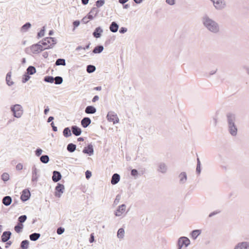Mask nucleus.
Wrapping results in <instances>:
<instances>
[{
  "label": "nucleus",
  "mask_w": 249,
  "mask_h": 249,
  "mask_svg": "<svg viewBox=\"0 0 249 249\" xmlns=\"http://www.w3.org/2000/svg\"><path fill=\"white\" fill-rule=\"evenodd\" d=\"M31 27V24L30 22H26L21 28L20 31L22 32H26Z\"/></svg>",
  "instance_id": "33"
},
{
  "label": "nucleus",
  "mask_w": 249,
  "mask_h": 249,
  "mask_svg": "<svg viewBox=\"0 0 249 249\" xmlns=\"http://www.w3.org/2000/svg\"><path fill=\"white\" fill-rule=\"evenodd\" d=\"M23 168V165L21 163H19L16 165V169L17 170H21Z\"/></svg>",
  "instance_id": "57"
},
{
  "label": "nucleus",
  "mask_w": 249,
  "mask_h": 249,
  "mask_svg": "<svg viewBox=\"0 0 249 249\" xmlns=\"http://www.w3.org/2000/svg\"><path fill=\"white\" fill-rule=\"evenodd\" d=\"M178 178H179V182L181 184H184L187 179V174L184 172H181L179 175H178Z\"/></svg>",
  "instance_id": "16"
},
{
  "label": "nucleus",
  "mask_w": 249,
  "mask_h": 249,
  "mask_svg": "<svg viewBox=\"0 0 249 249\" xmlns=\"http://www.w3.org/2000/svg\"><path fill=\"white\" fill-rule=\"evenodd\" d=\"M99 99V97L97 95H95L93 97V98H92V101L93 102H96L97 101H98Z\"/></svg>",
  "instance_id": "62"
},
{
  "label": "nucleus",
  "mask_w": 249,
  "mask_h": 249,
  "mask_svg": "<svg viewBox=\"0 0 249 249\" xmlns=\"http://www.w3.org/2000/svg\"><path fill=\"white\" fill-rule=\"evenodd\" d=\"M104 50V47L102 45L96 46L92 51L94 53H100Z\"/></svg>",
  "instance_id": "29"
},
{
  "label": "nucleus",
  "mask_w": 249,
  "mask_h": 249,
  "mask_svg": "<svg viewBox=\"0 0 249 249\" xmlns=\"http://www.w3.org/2000/svg\"><path fill=\"white\" fill-rule=\"evenodd\" d=\"M120 198H121V196H120V195H118L116 197V198L114 201V203L115 204H117L119 202V200L120 199Z\"/></svg>",
  "instance_id": "58"
},
{
  "label": "nucleus",
  "mask_w": 249,
  "mask_h": 249,
  "mask_svg": "<svg viewBox=\"0 0 249 249\" xmlns=\"http://www.w3.org/2000/svg\"><path fill=\"white\" fill-rule=\"evenodd\" d=\"M65 188L63 184L58 183L57 185L55 187L56 192L55 193V196L58 197H60L61 196V194L63 193Z\"/></svg>",
  "instance_id": "11"
},
{
  "label": "nucleus",
  "mask_w": 249,
  "mask_h": 249,
  "mask_svg": "<svg viewBox=\"0 0 249 249\" xmlns=\"http://www.w3.org/2000/svg\"><path fill=\"white\" fill-rule=\"evenodd\" d=\"M30 78V76L27 73H25L22 78V82L23 83H26L27 82L29 79Z\"/></svg>",
  "instance_id": "47"
},
{
  "label": "nucleus",
  "mask_w": 249,
  "mask_h": 249,
  "mask_svg": "<svg viewBox=\"0 0 249 249\" xmlns=\"http://www.w3.org/2000/svg\"><path fill=\"white\" fill-rule=\"evenodd\" d=\"M55 65L56 66H65L66 65V61L65 59L63 58H58L56 60L55 63Z\"/></svg>",
  "instance_id": "35"
},
{
  "label": "nucleus",
  "mask_w": 249,
  "mask_h": 249,
  "mask_svg": "<svg viewBox=\"0 0 249 249\" xmlns=\"http://www.w3.org/2000/svg\"><path fill=\"white\" fill-rule=\"evenodd\" d=\"M10 109L13 113V116L17 118H20L23 115V109L22 107L19 104L11 106Z\"/></svg>",
  "instance_id": "3"
},
{
  "label": "nucleus",
  "mask_w": 249,
  "mask_h": 249,
  "mask_svg": "<svg viewBox=\"0 0 249 249\" xmlns=\"http://www.w3.org/2000/svg\"><path fill=\"white\" fill-rule=\"evenodd\" d=\"M38 170L35 166L32 169V181L36 183L38 181L39 176L38 175Z\"/></svg>",
  "instance_id": "10"
},
{
  "label": "nucleus",
  "mask_w": 249,
  "mask_h": 249,
  "mask_svg": "<svg viewBox=\"0 0 249 249\" xmlns=\"http://www.w3.org/2000/svg\"><path fill=\"white\" fill-rule=\"evenodd\" d=\"M233 249H249V242L243 241L238 242L234 246Z\"/></svg>",
  "instance_id": "9"
},
{
  "label": "nucleus",
  "mask_w": 249,
  "mask_h": 249,
  "mask_svg": "<svg viewBox=\"0 0 249 249\" xmlns=\"http://www.w3.org/2000/svg\"><path fill=\"white\" fill-rule=\"evenodd\" d=\"M201 20L204 27L210 32L214 34H217L220 32V27L218 23L208 15H204L202 17Z\"/></svg>",
  "instance_id": "1"
},
{
  "label": "nucleus",
  "mask_w": 249,
  "mask_h": 249,
  "mask_svg": "<svg viewBox=\"0 0 249 249\" xmlns=\"http://www.w3.org/2000/svg\"><path fill=\"white\" fill-rule=\"evenodd\" d=\"M85 175H86V178L87 179H89L91 176V172L89 170H87L85 172Z\"/></svg>",
  "instance_id": "52"
},
{
  "label": "nucleus",
  "mask_w": 249,
  "mask_h": 249,
  "mask_svg": "<svg viewBox=\"0 0 249 249\" xmlns=\"http://www.w3.org/2000/svg\"><path fill=\"white\" fill-rule=\"evenodd\" d=\"M6 83L8 86H11L13 85L14 82L11 81V72L7 73L6 77Z\"/></svg>",
  "instance_id": "30"
},
{
  "label": "nucleus",
  "mask_w": 249,
  "mask_h": 249,
  "mask_svg": "<svg viewBox=\"0 0 249 249\" xmlns=\"http://www.w3.org/2000/svg\"><path fill=\"white\" fill-rule=\"evenodd\" d=\"M64 229L62 227H59L57 229V233L59 235L62 234L64 232Z\"/></svg>",
  "instance_id": "50"
},
{
  "label": "nucleus",
  "mask_w": 249,
  "mask_h": 249,
  "mask_svg": "<svg viewBox=\"0 0 249 249\" xmlns=\"http://www.w3.org/2000/svg\"><path fill=\"white\" fill-rule=\"evenodd\" d=\"M127 28H125V27H121L120 29V30H119V32L121 33V34H124L125 33H126L127 32Z\"/></svg>",
  "instance_id": "55"
},
{
  "label": "nucleus",
  "mask_w": 249,
  "mask_h": 249,
  "mask_svg": "<svg viewBox=\"0 0 249 249\" xmlns=\"http://www.w3.org/2000/svg\"><path fill=\"white\" fill-rule=\"evenodd\" d=\"M96 6L97 7H100L102 6L105 3V1L104 0H98L96 1Z\"/></svg>",
  "instance_id": "46"
},
{
  "label": "nucleus",
  "mask_w": 249,
  "mask_h": 249,
  "mask_svg": "<svg viewBox=\"0 0 249 249\" xmlns=\"http://www.w3.org/2000/svg\"><path fill=\"white\" fill-rule=\"evenodd\" d=\"M128 0H119V2L121 4H124L125 3H126Z\"/></svg>",
  "instance_id": "64"
},
{
  "label": "nucleus",
  "mask_w": 249,
  "mask_h": 249,
  "mask_svg": "<svg viewBox=\"0 0 249 249\" xmlns=\"http://www.w3.org/2000/svg\"><path fill=\"white\" fill-rule=\"evenodd\" d=\"M40 160L43 163H47L49 161V157L48 155H42L40 157Z\"/></svg>",
  "instance_id": "40"
},
{
  "label": "nucleus",
  "mask_w": 249,
  "mask_h": 249,
  "mask_svg": "<svg viewBox=\"0 0 249 249\" xmlns=\"http://www.w3.org/2000/svg\"><path fill=\"white\" fill-rule=\"evenodd\" d=\"M11 232L10 231H4L1 236V241L3 242H6L10 238Z\"/></svg>",
  "instance_id": "18"
},
{
  "label": "nucleus",
  "mask_w": 249,
  "mask_h": 249,
  "mask_svg": "<svg viewBox=\"0 0 249 249\" xmlns=\"http://www.w3.org/2000/svg\"><path fill=\"white\" fill-rule=\"evenodd\" d=\"M49 110H50V109H49V107H47L45 108V109H44V114H46H46H47V113H48V112L49 111Z\"/></svg>",
  "instance_id": "63"
},
{
  "label": "nucleus",
  "mask_w": 249,
  "mask_h": 249,
  "mask_svg": "<svg viewBox=\"0 0 249 249\" xmlns=\"http://www.w3.org/2000/svg\"><path fill=\"white\" fill-rule=\"evenodd\" d=\"M30 196V191L27 189H24L22 192L20 199L22 201H26L29 199Z\"/></svg>",
  "instance_id": "13"
},
{
  "label": "nucleus",
  "mask_w": 249,
  "mask_h": 249,
  "mask_svg": "<svg viewBox=\"0 0 249 249\" xmlns=\"http://www.w3.org/2000/svg\"><path fill=\"white\" fill-rule=\"evenodd\" d=\"M226 117L228 129L230 134L232 136H236L237 134V127L235 124V115L231 113H228L226 115Z\"/></svg>",
  "instance_id": "2"
},
{
  "label": "nucleus",
  "mask_w": 249,
  "mask_h": 249,
  "mask_svg": "<svg viewBox=\"0 0 249 249\" xmlns=\"http://www.w3.org/2000/svg\"><path fill=\"white\" fill-rule=\"evenodd\" d=\"M40 237V234L39 233H33L29 235V238L31 241H36Z\"/></svg>",
  "instance_id": "28"
},
{
  "label": "nucleus",
  "mask_w": 249,
  "mask_h": 249,
  "mask_svg": "<svg viewBox=\"0 0 249 249\" xmlns=\"http://www.w3.org/2000/svg\"><path fill=\"white\" fill-rule=\"evenodd\" d=\"M76 148V145L73 143H71L68 144L67 147V150L71 152H73Z\"/></svg>",
  "instance_id": "31"
},
{
  "label": "nucleus",
  "mask_w": 249,
  "mask_h": 249,
  "mask_svg": "<svg viewBox=\"0 0 249 249\" xmlns=\"http://www.w3.org/2000/svg\"><path fill=\"white\" fill-rule=\"evenodd\" d=\"M89 21V18H88V17L87 16L84 17L82 19V22L84 23V24H86Z\"/></svg>",
  "instance_id": "56"
},
{
  "label": "nucleus",
  "mask_w": 249,
  "mask_h": 249,
  "mask_svg": "<svg viewBox=\"0 0 249 249\" xmlns=\"http://www.w3.org/2000/svg\"><path fill=\"white\" fill-rule=\"evenodd\" d=\"M1 179L5 182L9 179V175L7 173H4L1 175Z\"/></svg>",
  "instance_id": "43"
},
{
  "label": "nucleus",
  "mask_w": 249,
  "mask_h": 249,
  "mask_svg": "<svg viewBox=\"0 0 249 249\" xmlns=\"http://www.w3.org/2000/svg\"><path fill=\"white\" fill-rule=\"evenodd\" d=\"M158 171L162 174H164L167 172V166L164 162H160L158 164Z\"/></svg>",
  "instance_id": "15"
},
{
  "label": "nucleus",
  "mask_w": 249,
  "mask_h": 249,
  "mask_svg": "<svg viewBox=\"0 0 249 249\" xmlns=\"http://www.w3.org/2000/svg\"><path fill=\"white\" fill-rule=\"evenodd\" d=\"M51 126H52V128H53V131H55V132H56V131H57V127H56V126H54V124H53V122H52V123H51Z\"/></svg>",
  "instance_id": "61"
},
{
  "label": "nucleus",
  "mask_w": 249,
  "mask_h": 249,
  "mask_svg": "<svg viewBox=\"0 0 249 249\" xmlns=\"http://www.w3.org/2000/svg\"><path fill=\"white\" fill-rule=\"evenodd\" d=\"M120 179V176L118 174L115 173L113 175L111 179V183L113 185L116 184Z\"/></svg>",
  "instance_id": "23"
},
{
  "label": "nucleus",
  "mask_w": 249,
  "mask_h": 249,
  "mask_svg": "<svg viewBox=\"0 0 249 249\" xmlns=\"http://www.w3.org/2000/svg\"><path fill=\"white\" fill-rule=\"evenodd\" d=\"M71 131L74 135L76 136H78L81 135L82 133V130L79 127L76 126V125H73L71 126Z\"/></svg>",
  "instance_id": "21"
},
{
  "label": "nucleus",
  "mask_w": 249,
  "mask_h": 249,
  "mask_svg": "<svg viewBox=\"0 0 249 249\" xmlns=\"http://www.w3.org/2000/svg\"><path fill=\"white\" fill-rule=\"evenodd\" d=\"M219 213V212H217V211L213 212L209 214V217H211L213 216V215L218 213Z\"/></svg>",
  "instance_id": "60"
},
{
  "label": "nucleus",
  "mask_w": 249,
  "mask_h": 249,
  "mask_svg": "<svg viewBox=\"0 0 249 249\" xmlns=\"http://www.w3.org/2000/svg\"><path fill=\"white\" fill-rule=\"evenodd\" d=\"M201 231L200 230H195L193 231L191 233V237L193 239H196V238L201 234Z\"/></svg>",
  "instance_id": "27"
},
{
  "label": "nucleus",
  "mask_w": 249,
  "mask_h": 249,
  "mask_svg": "<svg viewBox=\"0 0 249 249\" xmlns=\"http://www.w3.org/2000/svg\"><path fill=\"white\" fill-rule=\"evenodd\" d=\"M29 242L27 240H23L20 244V248L22 249H28L29 248Z\"/></svg>",
  "instance_id": "34"
},
{
  "label": "nucleus",
  "mask_w": 249,
  "mask_h": 249,
  "mask_svg": "<svg viewBox=\"0 0 249 249\" xmlns=\"http://www.w3.org/2000/svg\"><path fill=\"white\" fill-rule=\"evenodd\" d=\"M94 233H92L90 234V237H89V242L90 243H92L93 242H94Z\"/></svg>",
  "instance_id": "53"
},
{
  "label": "nucleus",
  "mask_w": 249,
  "mask_h": 249,
  "mask_svg": "<svg viewBox=\"0 0 249 249\" xmlns=\"http://www.w3.org/2000/svg\"><path fill=\"white\" fill-rule=\"evenodd\" d=\"M138 172L136 169H132L131 171V175L133 177H137L138 176Z\"/></svg>",
  "instance_id": "51"
},
{
  "label": "nucleus",
  "mask_w": 249,
  "mask_h": 249,
  "mask_svg": "<svg viewBox=\"0 0 249 249\" xmlns=\"http://www.w3.org/2000/svg\"><path fill=\"white\" fill-rule=\"evenodd\" d=\"M87 71L89 73H92L96 70V67L94 65H89L87 66Z\"/></svg>",
  "instance_id": "39"
},
{
  "label": "nucleus",
  "mask_w": 249,
  "mask_h": 249,
  "mask_svg": "<svg viewBox=\"0 0 249 249\" xmlns=\"http://www.w3.org/2000/svg\"><path fill=\"white\" fill-rule=\"evenodd\" d=\"M103 32V29L100 27H97L93 32V36L95 38H100L102 33Z\"/></svg>",
  "instance_id": "20"
},
{
  "label": "nucleus",
  "mask_w": 249,
  "mask_h": 249,
  "mask_svg": "<svg viewBox=\"0 0 249 249\" xmlns=\"http://www.w3.org/2000/svg\"><path fill=\"white\" fill-rule=\"evenodd\" d=\"M23 228V225L21 223H18L16 226H15L14 230L17 233H19L21 231Z\"/></svg>",
  "instance_id": "38"
},
{
  "label": "nucleus",
  "mask_w": 249,
  "mask_h": 249,
  "mask_svg": "<svg viewBox=\"0 0 249 249\" xmlns=\"http://www.w3.org/2000/svg\"><path fill=\"white\" fill-rule=\"evenodd\" d=\"M42 45L46 46L44 48V50L49 49L53 47V45L56 43V40L52 37H47L44 38L42 41L39 42Z\"/></svg>",
  "instance_id": "4"
},
{
  "label": "nucleus",
  "mask_w": 249,
  "mask_h": 249,
  "mask_svg": "<svg viewBox=\"0 0 249 249\" xmlns=\"http://www.w3.org/2000/svg\"><path fill=\"white\" fill-rule=\"evenodd\" d=\"M63 135L66 138L69 137L71 135V131L69 127L65 128L63 130Z\"/></svg>",
  "instance_id": "36"
},
{
  "label": "nucleus",
  "mask_w": 249,
  "mask_h": 249,
  "mask_svg": "<svg viewBox=\"0 0 249 249\" xmlns=\"http://www.w3.org/2000/svg\"><path fill=\"white\" fill-rule=\"evenodd\" d=\"M99 11L96 7H93L88 14L87 17L89 20H92L95 17Z\"/></svg>",
  "instance_id": "12"
},
{
  "label": "nucleus",
  "mask_w": 249,
  "mask_h": 249,
  "mask_svg": "<svg viewBox=\"0 0 249 249\" xmlns=\"http://www.w3.org/2000/svg\"><path fill=\"white\" fill-rule=\"evenodd\" d=\"M85 111L87 114H94L96 112V109L93 106H89L86 107Z\"/></svg>",
  "instance_id": "26"
},
{
  "label": "nucleus",
  "mask_w": 249,
  "mask_h": 249,
  "mask_svg": "<svg viewBox=\"0 0 249 249\" xmlns=\"http://www.w3.org/2000/svg\"><path fill=\"white\" fill-rule=\"evenodd\" d=\"M214 8L218 11L222 10L227 7V3L225 0H210Z\"/></svg>",
  "instance_id": "5"
},
{
  "label": "nucleus",
  "mask_w": 249,
  "mask_h": 249,
  "mask_svg": "<svg viewBox=\"0 0 249 249\" xmlns=\"http://www.w3.org/2000/svg\"><path fill=\"white\" fill-rule=\"evenodd\" d=\"M27 219V216L26 215H22L20 216L18 218V223L22 224Z\"/></svg>",
  "instance_id": "45"
},
{
  "label": "nucleus",
  "mask_w": 249,
  "mask_h": 249,
  "mask_svg": "<svg viewBox=\"0 0 249 249\" xmlns=\"http://www.w3.org/2000/svg\"><path fill=\"white\" fill-rule=\"evenodd\" d=\"M118 28L119 25L116 22L113 21L111 22L109 26V29L111 32L113 33H116L118 30Z\"/></svg>",
  "instance_id": "25"
},
{
  "label": "nucleus",
  "mask_w": 249,
  "mask_h": 249,
  "mask_svg": "<svg viewBox=\"0 0 249 249\" xmlns=\"http://www.w3.org/2000/svg\"><path fill=\"white\" fill-rule=\"evenodd\" d=\"M107 118L108 121L113 122L114 124L119 123V119L117 115L114 111H110L108 112Z\"/></svg>",
  "instance_id": "7"
},
{
  "label": "nucleus",
  "mask_w": 249,
  "mask_h": 249,
  "mask_svg": "<svg viewBox=\"0 0 249 249\" xmlns=\"http://www.w3.org/2000/svg\"><path fill=\"white\" fill-rule=\"evenodd\" d=\"M45 31V27L44 26L43 28L40 31V32L37 34V36L38 38L44 36Z\"/></svg>",
  "instance_id": "48"
},
{
  "label": "nucleus",
  "mask_w": 249,
  "mask_h": 249,
  "mask_svg": "<svg viewBox=\"0 0 249 249\" xmlns=\"http://www.w3.org/2000/svg\"><path fill=\"white\" fill-rule=\"evenodd\" d=\"M81 125L84 128L87 127L91 123V120L89 117H84L81 122Z\"/></svg>",
  "instance_id": "22"
},
{
  "label": "nucleus",
  "mask_w": 249,
  "mask_h": 249,
  "mask_svg": "<svg viewBox=\"0 0 249 249\" xmlns=\"http://www.w3.org/2000/svg\"><path fill=\"white\" fill-rule=\"evenodd\" d=\"M190 244V240L186 237L182 236L178 239V249H181L183 246L187 247Z\"/></svg>",
  "instance_id": "6"
},
{
  "label": "nucleus",
  "mask_w": 249,
  "mask_h": 249,
  "mask_svg": "<svg viewBox=\"0 0 249 249\" xmlns=\"http://www.w3.org/2000/svg\"><path fill=\"white\" fill-rule=\"evenodd\" d=\"M73 24L74 28L78 27L80 24V21L79 20H75L73 22Z\"/></svg>",
  "instance_id": "59"
},
{
  "label": "nucleus",
  "mask_w": 249,
  "mask_h": 249,
  "mask_svg": "<svg viewBox=\"0 0 249 249\" xmlns=\"http://www.w3.org/2000/svg\"><path fill=\"white\" fill-rule=\"evenodd\" d=\"M12 199L10 196H5L2 198V203L6 206H8L12 203Z\"/></svg>",
  "instance_id": "24"
},
{
  "label": "nucleus",
  "mask_w": 249,
  "mask_h": 249,
  "mask_svg": "<svg viewBox=\"0 0 249 249\" xmlns=\"http://www.w3.org/2000/svg\"><path fill=\"white\" fill-rule=\"evenodd\" d=\"M54 79V81L56 85L61 84L63 82V78L60 76H56Z\"/></svg>",
  "instance_id": "42"
},
{
  "label": "nucleus",
  "mask_w": 249,
  "mask_h": 249,
  "mask_svg": "<svg viewBox=\"0 0 249 249\" xmlns=\"http://www.w3.org/2000/svg\"><path fill=\"white\" fill-rule=\"evenodd\" d=\"M166 2L170 5H173L175 3V0H166Z\"/></svg>",
  "instance_id": "54"
},
{
  "label": "nucleus",
  "mask_w": 249,
  "mask_h": 249,
  "mask_svg": "<svg viewBox=\"0 0 249 249\" xmlns=\"http://www.w3.org/2000/svg\"><path fill=\"white\" fill-rule=\"evenodd\" d=\"M200 161L198 158L197 159V165L196 168V172L197 174H199L201 172Z\"/></svg>",
  "instance_id": "44"
},
{
  "label": "nucleus",
  "mask_w": 249,
  "mask_h": 249,
  "mask_svg": "<svg viewBox=\"0 0 249 249\" xmlns=\"http://www.w3.org/2000/svg\"><path fill=\"white\" fill-rule=\"evenodd\" d=\"M31 50L33 53H37L44 50L42 45L39 43L32 45L30 47Z\"/></svg>",
  "instance_id": "8"
},
{
  "label": "nucleus",
  "mask_w": 249,
  "mask_h": 249,
  "mask_svg": "<svg viewBox=\"0 0 249 249\" xmlns=\"http://www.w3.org/2000/svg\"><path fill=\"white\" fill-rule=\"evenodd\" d=\"M62 176L61 173L57 171H54L53 172L52 180L53 182H56L59 181L61 178Z\"/></svg>",
  "instance_id": "17"
},
{
  "label": "nucleus",
  "mask_w": 249,
  "mask_h": 249,
  "mask_svg": "<svg viewBox=\"0 0 249 249\" xmlns=\"http://www.w3.org/2000/svg\"><path fill=\"white\" fill-rule=\"evenodd\" d=\"M126 209V205L122 204L119 206L115 213V215L116 216H120L123 213H124Z\"/></svg>",
  "instance_id": "14"
},
{
  "label": "nucleus",
  "mask_w": 249,
  "mask_h": 249,
  "mask_svg": "<svg viewBox=\"0 0 249 249\" xmlns=\"http://www.w3.org/2000/svg\"><path fill=\"white\" fill-rule=\"evenodd\" d=\"M42 153V150L40 148H37L35 151L36 155L37 157L40 156L41 155Z\"/></svg>",
  "instance_id": "49"
},
{
  "label": "nucleus",
  "mask_w": 249,
  "mask_h": 249,
  "mask_svg": "<svg viewBox=\"0 0 249 249\" xmlns=\"http://www.w3.org/2000/svg\"><path fill=\"white\" fill-rule=\"evenodd\" d=\"M117 236L120 239L124 238V230L123 228H120L118 230Z\"/></svg>",
  "instance_id": "32"
},
{
  "label": "nucleus",
  "mask_w": 249,
  "mask_h": 249,
  "mask_svg": "<svg viewBox=\"0 0 249 249\" xmlns=\"http://www.w3.org/2000/svg\"><path fill=\"white\" fill-rule=\"evenodd\" d=\"M36 72V69L34 66H30L27 69V73L28 74H33Z\"/></svg>",
  "instance_id": "37"
},
{
  "label": "nucleus",
  "mask_w": 249,
  "mask_h": 249,
  "mask_svg": "<svg viewBox=\"0 0 249 249\" xmlns=\"http://www.w3.org/2000/svg\"><path fill=\"white\" fill-rule=\"evenodd\" d=\"M93 146L91 144H89L88 145L87 147H85L83 150V152L85 154H88L89 156L92 155L93 154Z\"/></svg>",
  "instance_id": "19"
},
{
  "label": "nucleus",
  "mask_w": 249,
  "mask_h": 249,
  "mask_svg": "<svg viewBox=\"0 0 249 249\" xmlns=\"http://www.w3.org/2000/svg\"><path fill=\"white\" fill-rule=\"evenodd\" d=\"M44 80L46 82L52 83L54 82V79L52 76H47L44 77Z\"/></svg>",
  "instance_id": "41"
}]
</instances>
